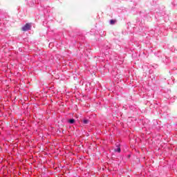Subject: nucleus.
Listing matches in <instances>:
<instances>
[{
	"label": "nucleus",
	"instance_id": "obj_1",
	"mask_svg": "<svg viewBox=\"0 0 177 177\" xmlns=\"http://www.w3.org/2000/svg\"><path fill=\"white\" fill-rule=\"evenodd\" d=\"M28 30H31V24H26L21 28L22 31H28Z\"/></svg>",
	"mask_w": 177,
	"mask_h": 177
},
{
	"label": "nucleus",
	"instance_id": "obj_3",
	"mask_svg": "<svg viewBox=\"0 0 177 177\" xmlns=\"http://www.w3.org/2000/svg\"><path fill=\"white\" fill-rule=\"evenodd\" d=\"M115 23H117V21H116V20L111 19V21H110V24L114 25V24H115Z\"/></svg>",
	"mask_w": 177,
	"mask_h": 177
},
{
	"label": "nucleus",
	"instance_id": "obj_2",
	"mask_svg": "<svg viewBox=\"0 0 177 177\" xmlns=\"http://www.w3.org/2000/svg\"><path fill=\"white\" fill-rule=\"evenodd\" d=\"M117 147H118L117 149H113V151L115 152L118 151V153H121V148L120 147V145H118Z\"/></svg>",
	"mask_w": 177,
	"mask_h": 177
},
{
	"label": "nucleus",
	"instance_id": "obj_5",
	"mask_svg": "<svg viewBox=\"0 0 177 177\" xmlns=\"http://www.w3.org/2000/svg\"><path fill=\"white\" fill-rule=\"evenodd\" d=\"M89 122V120H83V124H88Z\"/></svg>",
	"mask_w": 177,
	"mask_h": 177
},
{
	"label": "nucleus",
	"instance_id": "obj_4",
	"mask_svg": "<svg viewBox=\"0 0 177 177\" xmlns=\"http://www.w3.org/2000/svg\"><path fill=\"white\" fill-rule=\"evenodd\" d=\"M75 122V120L74 119H71L68 120L69 124H74Z\"/></svg>",
	"mask_w": 177,
	"mask_h": 177
}]
</instances>
